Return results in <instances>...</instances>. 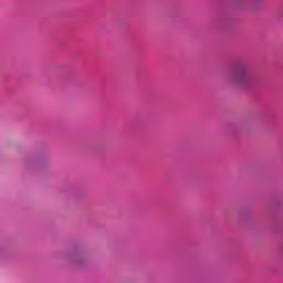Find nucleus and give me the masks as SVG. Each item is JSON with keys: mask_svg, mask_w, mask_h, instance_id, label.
Returning <instances> with one entry per match:
<instances>
[{"mask_svg": "<svg viewBox=\"0 0 283 283\" xmlns=\"http://www.w3.org/2000/svg\"><path fill=\"white\" fill-rule=\"evenodd\" d=\"M230 80L234 84L243 86L244 84H248V82H250L251 75L244 64H239L232 71V73L230 75Z\"/></svg>", "mask_w": 283, "mask_h": 283, "instance_id": "obj_1", "label": "nucleus"}]
</instances>
